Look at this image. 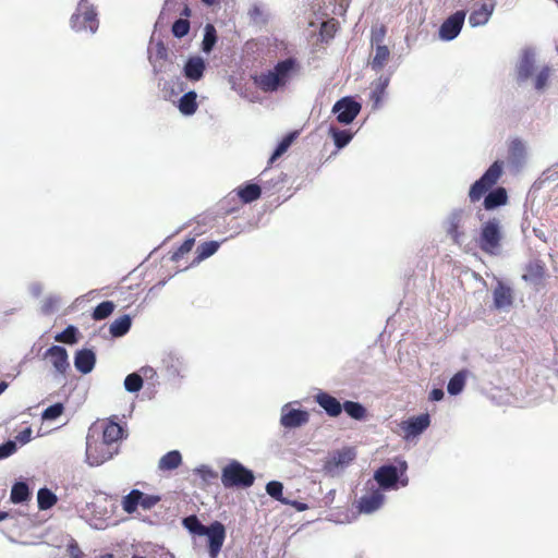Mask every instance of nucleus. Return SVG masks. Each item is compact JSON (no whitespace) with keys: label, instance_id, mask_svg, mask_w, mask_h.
<instances>
[{"label":"nucleus","instance_id":"f257e3e1","mask_svg":"<svg viewBox=\"0 0 558 558\" xmlns=\"http://www.w3.org/2000/svg\"><path fill=\"white\" fill-rule=\"evenodd\" d=\"M183 526L194 535L207 536L210 558L218 556L226 538V529L221 522L215 521L206 526L196 515H189L183 519Z\"/></svg>","mask_w":558,"mask_h":558},{"label":"nucleus","instance_id":"f03ea898","mask_svg":"<svg viewBox=\"0 0 558 558\" xmlns=\"http://www.w3.org/2000/svg\"><path fill=\"white\" fill-rule=\"evenodd\" d=\"M295 65L296 61L293 58L278 62L274 69L266 73H262L256 78L257 86L267 93L277 90L279 87L284 86L288 83Z\"/></svg>","mask_w":558,"mask_h":558},{"label":"nucleus","instance_id":"7ed1b4c3","mask_svg":"<svg viewBox=\"0 0 558 558\" xmlns=\"http://www.w3.org/2000/svg\"><path fill=\"white\" fill-rule=\"evenodd\" d=\"M471 215L470 209L454 208L442 221V229L453 244L461 246L465 242V223L471 218Z\"/></svg>","mask_w":558,"mask_h":558},{"label":"nucleus","instance_id":"20e7f679","mask_svg":"<svg viewBox=\"0 0 558 558\" xmlns=\"http://www.w3.org/2000/svg\"><path fill=\"white\" fill-rule=\"evenodd\" d=\"M407 469L408 464L404 460L399 461V468L392 464H385L375 471L372 481L377 487H380L381 492L396 489L399 482L404 487L409 482L408 477L402 478Z\"/></svg>","mask_w":558,"mask_h":558},{"label":"nucleus","instance_id":"39448f33","mask_svg":"<svg viewBox=\"0 0 558 558\" xmlns=\"http://www.w3.org/2000/svg\"><path fill=\"white\" fill-rule=\"evenodd\" d=\"M254 481L253 471L238 460H231L221 471V483L225 488H248Z\"/></svg>","mask_w":558,"mask_h":558},{"label":"nucleus","instance_id":"423d86ee","mask_svg":"<svg viewBox=\"0 0 558 558\" xmlns=\"http://www.w3.org/2000/svg\"><path fill=\"white\" fill-rule=\"evenodd\" d=\"M118 453V447L95 437V428H90L86 437V462L98 466L112 459Z\"/></svg>","mask_w":558,"mask_h":558},{"label":"nucleus","instance_id":"0eeeda50","mask_svg":"<svg viewBox=\"0 0 558 558\" xmlns=\"http://www.w3.org/2000/svg\"><path fill=\"white\" fill-rule=\"evenodd\" d=\"M70 23L75 32H88L94 35L99 26L94 5L88 0H81L76 11L71 16Z\"/></svg>","mask_w":558,"mask_h":558},{"label":"nucleus","instance_id":"6e6552de","mask_svg":"<svg viewBox=\"0 0 558 558\" xmlns=\"http://www.w3.org/2000/svg\"><path fill=\"white\" fill-rule=\"evenodd\" d=\"M386 496L380 487L368 480L363 487L361 497L355 501V508L361 514H372L383 508Z\"/></svg>","mask_w":558,"mask_h":558},{"label":"nucleus","instance_id":"1a4fd4ad","mask_svg":"<svg viewBox=\"0 0 558 558\" xmlns=\"http://www.w3.org/2000/svg\"><path fill=\"white\" fill-rule=\"evenodd\" d=\"M504 161L496 160L470 187L469 198L472 203L480 201L494 186L502 174Z\"/></svg>","mask_w":558,"mask_h":558},{"label":"nucleus","instance_id":"9d476101","mask_svg":"<svg viewBox=\"0 0 558 558\" xmlns=\"http://www.w3.org/2000/svg\"><path fill=\"white\" fill-rule=\"evenodd\" d=\"M501 240L500 222L493 218L483 225L480 235V247L488 253L496 254Z\"/></svg>","mask_w":558,"mask_h":558},{"label":"nucleus","instance_id":"9b49d317","mask_svg":"<svg viewBox=\"0 0 558 558\" xmlns=\"http://www.w3.org/2000/svg\"><path fill=\"white\" fill-rule=\"evenodd\" d=\"M299 401L283 404L280 409V425L287 429L300 428L310 421V413L306 410L294 408Z\"/></svg>","mask_w":558,"mask_h":558},{"label":"nucleus","instance_id":"f8f14e48","mask_svg":"<svg viewBox=\"0 0 558 558\" xmlns=\"http://www.w3.org/2000/svg\"><path fill=\"white\" fill-rule=\"evenodd\" d=\"M355 452L352 448H343L332 452L324 463L327 475L336 477L341 475L345 468L354 460Z\"/></svg>","mask_w":558,"mask_h":558},{"label":"nucleus","instance_id":"ddd939ff","mask_svg":"<svg viewBox=\"0 0 558 558\" xmlns=\"http://www.w3.org/2000/svg\"><path fill=\"white\" fill-rule=\"evenodd\" d=\"M362 109L360 102L355 101L352 97H342L332 106V113L339 123L348 125L357 117Z\"/></svg>","mask_w":558,"mask_h":558},{"label":"nucleus","instance_id":"4468645a","mask_svg":"<svg viewBox=\"0 0 558 558\" xmlns=\"http://www.w3.org/2000/svg\"><path fill=\"white\" fill-rule=\"evenodd\" d=\"M465 11L459 10L447 17L439 27V38L445 41L454 39L461 32L465 20Z\"/></svg>","mask_w":558,"mask_h":558},{"label":"nucleus","instance_id":"2eb2a0df","mask_svg":"<svg viewBox=\"0 0 558 558\" xmlns=\"http://www.w3.org/2000/svg\"><path fill=\"white\" fill-rule=\"evenodd\" d=\"M430 424V417L427 413L412 416L402 421L400 428L403 432V438L410 440L411 438L420 436Z\"/></svg>","mask_w":558,"mask_h":558},{"label":"nucleus","instance_id":"dca6fc26","mask_svg":"<svg viewBox=\"0 0 558 558\" xmlns=\"http://www.w3.org/2000/svg\"><path fill=\"white\" fill-rule=\"evenodd\" d=\"M527 161V145L521 138L511 141L508 149V165L514 171H520Z\"/></svg>","mask_w":558,"mask_h":558},{"label":"nucleus","instance_id":"f3484780","mask_svg":"<svg viewBox=\"0 0 558 558\" xmlns=\"http://www.w3.org/2000/svg\"><path fill=\"white\" fill-rule=\"evenodd\" d=\"M45 359H48L57 374L65 376L70 368L69 355L65 348L52 345L45 352Z\"/></svg>","mask_w":558,"mask_h":558},{"label":"nucleus","instance_id":"a211bd4d","mask_svg":"<svg viewBox=\"0 0 558 558\" xmlns=\"http://www.w3.org/2000/svg\"><path fill=\"white\" fill-rule=\"evenodd\" d=\"M206 68L207 63L204 58L201 56H192L185 61L182 72L187 81L196 83L204 77Z\"/></svg>","mask_w":558,"mask_h":558},{"label":"nucleus","instance_id":"6ab92c4d","mask_svg":"<svg viewBox=\"0 0 558 558\" xmlns=\"http://www.w3.org/2000/svg\"><path fill=\"white\" fill-rule=\"evenodd\" d=\"M496 8V0H487L477 8H474L469 15L468 23L471 27H480L486 25Z\"/></svg>","mask_w":558,"mask_h":558},{"label":"nucleus","instance_id":"aec40b11","mask_svg":"<svg viewBox=\"0 0 558 558\" xmlns=\"http://www.w3.org/2000/svg\"><path fill=\"white\" fill-rule=\"evenodd\" d=\"M535 59L536 51L534 48L525 47L524 49H522L520 60L515 68L518 81L524 82L532 75Z\"/></svg>","mask_w":558,"mask_h":558},{"label":"nucleus","instance_id":"412c9836","mask_svg":"<svg viewBox=\"0 0 558 558\" xmlns=\"http://www.w3.org/2000/svg\"><path fill=\"white\" fill-rule=\"evenodd\" d=\"M162 367L170 378L183 377L186 371L184 359L174 352H168L162 357Z\"/></svg>","mask_w":558,"mask_h":558},{"label":"nucleus","instance_id":"4be33fe9","mask_svg":"<svg viewBox=\"0 0 558 558\" xmlns=\"http://www.w3.org/2000/svg\"><path fill=\"white\" fill-rule=\"evenodd\" d=\"M314 400L331 417H337L342 412L340 401L328 392L318 390L314 396Z\"/></svg>","mask_w":558,"mask_h":558},{"label":"nucleus","instance_id":"5701e85b","mask_svg":"<svg viewBox=\"0 0 558 558\" xmlns=\"http://www.w3.org/2000/svg\"><path fill=\"white\" fill-rule=\"evenodd\" d=\"M494 306L497 310L507 311L513 303L512 290L510 287L505 286L501 281H498L493 292Z\"/></svg>","mask_w":558,"mask_h":558},{"label":"nucleus","instance_id":"b1692460","mask_svg":"<svg viewBox=\"0 0 558 558\" xmlns=\"http://www.w3.org/2000/svg\"><path fill=\"white\" fill-rule=\"evenodd\" d=\"M96 363V355L89 349L78 350L74 356V366L82 374L90 373Z\"/></svg>","mask_w":558,"mask_h":558},{"label":"nucleus","instance_id":"393cba45","mask_svg":"<svg viewBox=\"0 0 558 558\" xmlns=\"http://www.w3.org/2000/svg\"><path fill=\"white\" fill-rule=\"evenodd\" d=\"M197 94L194 90L185 92L177 101V107L179 111L183 116H192L196 112L197 105Z\"/></svg>","mask_w":558,"mask_h":558},{"label":"nucleus","instance_id":"a878e982","mask_svg":"<svg viewBox=\"0 0 558 558\" xmlns=\"http://www.w3.org/2000/svg\"><path fill=\"white\" fill-rule=\"evenodd\" d=\"M508 194L505 187L499 186L490 191L484 198V207L486 210H493L507 204Z\"/></svg>","mask_w":558,"mask_h":558},{"label":"nucleus","instance_id":"bb28decb","mask_svg":"<svg viewBox=\"0 0 558 558\" xmlns=\"http://www.w3.org/2000/svg\"><path fill=\"white\" fill-rule=\"evenodd\" d=\"M390 58V50L386 45L374 46V56L369 61L372 70L378 72L384 69Z\"/></svg>","mask_w":558,"mask_h":558},{"label":"nucleus","instance_id":"cd10ccee","mask_svg":"<svg viewBox=\"0 0 558 558\" xmlns=\"http://www.w3.org/2000/svg\"><path fill=\"white\" fill-rule=\"evenodd\" d=\"M123 437V428L114 421H108L102 426V440L117 446L118 440Z\"/></svg>","mask_w":558,"mask_h":558},{"label":"nucleus","instance_id":"c85d7f7f","mask_svg":"<svg viewBox=\"0 0 558 558\" xmlns=\"http://www.w3.org/2000/svg\"><path fill=\"white\" fill-rule=\"evenodd\" d=\"M182 463V456L179 450H171L163 454L158 462L160 471H172L180 466Z\"/></svg>","mask_w":558,"mask_h":558},{"label":"nucleus","instance_id":"c756f323","mask_svg":"<svg viewBox=\"0 0 558 558\" xmlns=\"http://www.w3.org/2000/svg\"><path fill=\"white\" fill-rule=\"evenodd\" d=\"M238 196L244 204L252 203L260 197L262 190L255 183H248L236 191Z\"/></svg>","mask_w":558,"mask_h":558},{"label":"nucleus","instance_id":"7c9ffc66","mask_svg":"<svg viewBox=\"0 0 558 558\" xmlns=\"http://www.w3.org/2000/svg\"><path fill=\"white\" fill-rule=\"evenodd\" d=\"M132 326V319L130 315H123L114 319L110 325V333L112 337L119 338L129 332Z\"/></svg>","mask_w":558,"mask_h":558},{"label":"nucleus","instance_id":"2f4dec72","mask_svg":"<svg viewBox=\"0 0 558 558\" xmlns=\"http://www.w3.org/2000/svg\"><path fill=\"white\" fill-rule=\"evenodd\" d=\"M389 82H390V77L389 76H383V75L379 76L375 81L374 87H373V90H372V94H371V99L373 100L375 107H378L380 105L381 99H383V97L385 95L386 88L389 85Z\"/></svg>","mask_w":558,"mask_h":558},{"label":"nucleus","instance_id":"473e14b6","mask_svg":"<svg viewBox=\"0 0 558 558\" xmlns=\"http://www.w3.org/2000/svg\"><path fill=\"white\" fill-rule=\"evenodd\" d=\"M58 501L56 494L49 488H40L37 493V502L40 510H48L52 508Z\"/></svg>","mask_w":558,"mask_h":558},{"label":"nucleus","instance_id":"72a5a7b5","mask_svg":"<svg viewBox=\"0 0 558 558\" xmlns=\"http://www.w3.org/2000/svg\"><path fill=\"white\" fill-rule=\"evenodd\" d=\"M142 499V492L138 489H132L126 496L122 499V509L126 513H133L136 511L140 506Z\"/></svg>","mask_w":558,"mask_h":558},{"label":"nucleus","instance_id":"f704fd0d","mask_svg":"<svg viewBox=\"0 0 558 558\" xmlns=\"http://www.w3.org/2000/svg\"><path fill=\"white\" fill-rule=\"evenodd\" d=\"M466 374V371H460L450 378L447 385V391L449 395L457 396L463 390L465 386Z\"/></svg>","mask_w":558,"mask_h":558},{"label":"nucleus","instance_id":"c9c22d12","mask_svg":"<svg viewBox=\"0 0 558 558\" xmlns=\"http://www.w3.org/2000/svg\"><path fill=\"white\" fill-rule=\"evenodd\" d=\"M342 410L353 420L362 421L366 416V409L363 404L355 401H344Z\"/></svg>","mask_w":558,"mask_h":558},{"label":"nucleus","instance_id":"e433bc0d","mask_svg":"<svg viewBox=\"0 0 558 558\" xmlns=\"http://www.w3.org/2000/svg\"><path fill=\"white\" fill-rule=\"evenodd\" d=\"M219 245L220 244L217 241H209L199 244L196 248L197 256L194 263H201L206 258L210 257L211 255H214L218 251Z\"/></svg>","mask_w":558,"mask_h":558},{"label":"nucleus","instance_id":"4c0bfd02","mask_svg":"<svg viewBox=\"0 0 558 558\" xmlns=\"http://www.w3.org/2000/svg\"><path fill=\"white\" fill-rule=\"evenodd\" d=\"M11 501L13 504H22L28 500L29 489L25 482H16L11 489Z\"/></svg>","mask_w":558,"mask_h":558},{"label":"nucleus","instance_id":"58836bf2","mask_svg":"<svg viewBox=\"0 0 558 558\" xmlns=\"http://www.w3.org/2000/svg\"><path fill=\"white\" fill-rule=\"evenodd\" d=\"M329 134L331 135L333 143L338 149L345 147L352 140L353 134L347 130H338L335 126L329 128Z\"/></svg>","mask_w":558,"mask_h":558},{"label":"nucleus","instance_id":"ea45409f","mask_svg":"<svg viewBox=\"0 0 558 558\" xmlns=\"http://www.w3.org/2000/svg\"><path fill=\"white\" fill-rule=\"evenodd\" d=\"M217 43V33L213 24H206L204 28V38L202 41V50L209 53Z\"/></svg>","mask_w":558,"mask_h":558},{"label":"nucleus","instance_id":"a19ab883","mask_svg":"<svg viewBox=\"0 0 558 558\" xmlns=\"http://www.w3.org/2000/svg\"><path fill=\"white\" fill-rule=\"evenodd\" d=\"M295 136H296V133L292 132V133H289L288 135H286L280 141V143L277 145V147L275 148V150L269 159V163H272L277 158L282 156L289 149V147L293 143Z\"/></svg>","mask_w":558,"mask_h":558},{"label":"nucleus","instance_id":"79ce46f5","mask_svg":"<svg viewBox=\"0 0 558 558\" xmlns=\"http://www.w3.org/2000/svg\"><path fill=\"white\" fill-rule=\"evenodd\" d=\"M282 492H283V485L281 482L270 481L266 485V493L270 497L280 501L281 504H289V499L283 497Z\"/></svg>","mask_w":558,"mask_h":558},{"label":"nucleus","instance_id":"37998d69","mask_svg":"<svg viewBox=\"0 0 558 558\" xmlns=\"http://www.w3.org/2000/svg\"><path fill=\"white\" fill-rule=\"evenodd\" d=\"M551 74V68L548 65L543 66L539 72L535 75L534 87L538 92L546 89L548 81Z\"/></svg>","mask_w":558,"mask_h":558},{"label":"nucleus","instance_id":"c03bdc74","mask_svg":"<svg viewBox=\"0 0 558 558\" xmlns=\"http://www.w3.org/2000/svg\"><path fill=\"white\" fill-rule=\"evenodd\" d=\"M113 310L114 304L111 301H104L95 307L93 318L95 320L105 319L113 312Z\"/></svg>","mask_w":558,"mask_h":558},{"label":"nucleus","instance_id":"a18cd8bd","mask_svg":"<svg viewBox=\"0 0 558 558\" xmlns=\"http://www.w3.org/2000/svg\"><path fill=\"white\" fill-rule=\"evenodd\" d=\"M143 387V379L136 373L129 374L124 379V388L129 392H137Z\"/></svg>","mask_w":558,"mask_h":558},{"label":"nucleus","instance_id":"49530a36","mask_svg":"<svg viewBox=\"0 0 558 558\" xmlns=\"http://www.w3.org/2000/svg\"><path fill=\"white\" fill-rule=\"evenodd\" d=\"M64 407L62 403H54L44 410L41 418L44 421H52L58 418L63 413Z\"/></svg>","mask_w":558,"mask_h":558},{"label":"nucleus","instance_id":"de8ad7c7","mask_svg":"<svg viewBox=\"0 0 558 558\" xmlns=\"http://www.w3.org/2000/svg\"><path fill=\"white\" fill-rule=\"evenodd\" d=\"M169 84L171 85V88H170V93L168 95L166 94V98L169 100H172L173 102H174V100H173L174 96H179L180 94H182V93L184 94L185 92H187L185 82H183L180 78L171 81Z\"/></svg>","mask_w":558,"mask_h":558},{"label":"nucleus","instance_id":"09e8293b","mask_svg":"<svg viewBox=\"0 0 558 558\" xmlns=\"http://www.w3.org/2000/svg\"><path fill=\"white\" fill-rule=\"evenodd\" d=\"M190 31V22L184 19L177 20L172 25V33L177 38L184 37Z\"/></svg>","mask_w":558,"mask_h":558},{"label":"nucleus","instance_id":"8fccbe9b","mask_svg":"<svg viewBox=\"0 0 558 558\" xmlns=\"http://www.w3.org/2000/svg\"><path fill=\"white\" fill-rule=\"evenodd\" d=\"M77 329L74 326H68L62 332L58 333L54 339L59 342L74 343Z\"/></svg>","mask_w":558,"mask_h":558},{"label":"nucleus","instance_id":"3c124183","mask_svg":"<svg viewBox=\"0 0 558 558\" xmlns=\"http://www.w3.org/2000/svg\"><path fill=\"white\" fill-rule=\"evenodd\" d=\"M194 472L204 481H209L217 477V472L214 471L210 466L206 464H202L197 466Z\"/></svg>","mask_w":558,"mask_h":558},{"label":"nucleus","instance_id":"603ef678","mask_svg":"<svg viewBox=\"0 0 558 558\" xmlns=\"http://www.w3.org/2000/svg\"><path fill=\"white\" fill-rule=\"evenodd\" d=\"M16 442L13 440H8L7 442L0 446V460L9 458L16 451Z\"/></svg>","mask_w":558,"mask_h":558},{"label":"nucleus","instance_id":"864d4df0","mask_svg":"<svg viewBox=\"0 0 558 558\" xmlns=\"http://www.w3.org/2000/svg\"><path fill=\"white\" fill-rule=\"evenodd\" d=\"M194 239L185 240L182 245L178 248V251L173 254L172 259L178 260L184 254L189 253L194 246Z\"/></svg>","mask_w":558,"mask_h":558},{"label":"nucleus","instance_id":"5fc2aeb1","mask_svg":"<svg viewBox=\"0 0 558 558\" xmlns=\"http://www.w3.org/2000/svg\"><path fill=\"white\" fill-rule=\"evenodd\" d=\"M159 500H160V498L158 496L146 495V494L142 493V499H141L140 506L143 509L148 510V509H151L154 506H156Z\"/></svg>","mask_w":558,"mask_h":558},{"label":"nucleus","instance_id":"6e6d98bb","mask_svg":"<svg viewBox=\"0 0 558 558\" xmlns=\"http://www.w3.org/2000/svg\"><path fill=\"white\" fill-rule=\"evenodd\" d=\"M385 35H386V31H385V28L383 26L378 27V28H374L372 31V44L374 46L383 45V40L385 38Z\"/></svg>","mask_w":558,"mask_h":558},{"label":"nucleus","instance_id":"4d7b16f0","mask_svg":"<svg viewBox=\"0 0 558 558\" xmlns=\"http://www.w3.org/2000/svg\"><path fill=\"white\" fill-rule=\"evenodd\" d=\"M32 428L31 427H26L25 429L21 430L17 436H16V440L19 442H21L22 445H25L27 442L31 441L32 439Z\"/></svg>","mask_w":558,"mask_h":558},{"label":"nucleus","instance_id":"13d9d810","mask_svg":"<svg viewBox=\"0 0 558 558\" xmlns=\"http://www.w3.org/2000/svg\"><path fill=\"white\" fill-rule=\"evenodd\" d=\"M28 290L33 296L38 298L41 294L44 287L40 282H33L29 284Z\"/></svg>","mask_w":558,"mask_h":558},{"label":"nucleus","instance_id":"bf43d9fd","mask_svg":"<svg viewBox=\"0 0 558 558\" xmlns=\"http://www.w3.org/2000/svg\"><path fill=\"white\" fill-rule=\"evenodd\" d=\"M444 396H445V393H444L442 389L435 388L430 391L429 399L432 401H440V400H442Z\"/></svg>","mask_w":558,"mask_h":558},{"label":"nucleus","instance_id":"052dcab7","mask_svg":"<svg viewBox=\"0 0 558 558\" xmlns=\"http://www.w3.org/2000/svg\"><path fill=\"white\" fill-rule=\"evenodd\" d=\"M288 505H290L293 508H295L299 512L305 511L308 508L306 504L298 501V500H290L289 499V504Z\"/></svg>","mask_w":558,"mask_h":558},{"label":"nucleus","instance_id":"680f3d73","mask_svg":"<svg viewBox=\"0 0 558 558\" xmlns=\"http://www.w3.org/2000/svg\"><path fill=\"white\" fill-rule=\"evenodd\" d=\"M335 24L329 25L328 23L323 24L322 35L331 37V32L333 31Z\"/></svg>","mask_w":558,"mask_h":558},{"label":"nucleus","instance_id":"e2e57ef3","mask_svg":"<svg viewBox=\"0 0 558 558\" xmlns=\"http://www.w3.org/2000/svg\"><path fill=\"white\" fill-rule=\"evenodd\" d=\"M58 299L57 298H53V296H49L46 301H45V304H44V311L45 312H48L50 310V307L53 305L54 302H57Z\"/></svg>","mask_w":558,"mask_h":558},{"label":"nucleus","instance_id":"0e129e2a","mask_svg":"<svg viewBox=\"0 0 558 558\" xmlns=\"http://www.w3.org/2000/svg\"><path fill=\"white\" fill-rule=\"evenodd\" d=\"M204 4L213 7L218 3V0H201Z\"/></svg>","mask_w":558,"mask_h":558},{"label":"nucleus","instance_id":"69168bd1","mask_svg":"<svg viewBox=\"0 0 558 558\" xmlns=\"http://www.w3.org/2000/svg\"><path fill=\"white\" fill-rule=\"evenodd\" d=\"M250 14L252 17H255L256 15L259 14V9L257 7H254L251 11H250Z\"/></svg>","mask_w":558,"mask_h":558},{"label":"nucleus","instance_id":"338daca9","mask_svg":"<svg viewBox=\"0 0 558 558\" xmlns=\"http://www.w3.org/2000/svg\"><path fill=\"white\" fill-rule=\"evenodd\" d=\"M8 388V384L5 381H0V395L4 392V390Z\"/></svg>","mask_w":558,"mask_h":558},{"label":"nucleus","instance_id":"774afa93","mask_svg":"<svg viewBox=\"0 0 558 558\" xmlns=\"http://www.w3.org/2000/svg\"><path fill=\"white\" fill-rule=\"evenodd\" d=\"M7 518H9V512L0 511V521L5 520Z\"/></svg>","mask_w":558,"mask_h":558}]
</instances>
